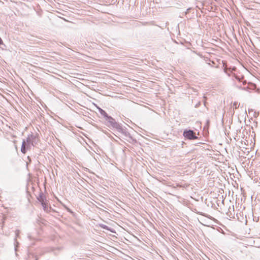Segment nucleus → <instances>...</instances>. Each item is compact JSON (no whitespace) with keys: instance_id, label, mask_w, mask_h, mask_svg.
I'll use <instances>...</instances> for the list:
<instances>
[{"instance_id":"nucleus-8","label":"nucleus","mask_w":260,"mask_h":260,"mask_svg":"<svg viewBox=\"0 0 260 260\" xmlns=\"http://www.w3.org/2000/svg\"><path fill=\"white\" fill-rule=\"evenodd\" d=\"M64 208H66V209L67 210V211L68 212H69V213H70L71 214H72L73 215H74V212L72 210H71L69 208L67 207V206H64Z\"/></svg>"},{"instance_id":"nucleus-14","label":"nucleus","mask_w":260,"mask_h":260,"mask_svg":"<svg viewBox=\"0 0 260 260\" xmlns=\"http://www.w3.org/2000/svg\"><path fill=\"white\" fill-rule=\"evenodd\" d=\"M27 158H28V159L29 160V161H31V160H30V158L29 156H27Z\"/></svg>"},{"instance_id":"nucleus-11","label":"nucleus","mask_w":260,"mask_h":260,"mask_svg":"<svg viewBox=\"0 0 260 260\" xmlns=\"http://www.w3.org/2000/svg\"><path fill=\"white\" fill-rule=\"evenodd\" d=\"M101 227L105 230L108 229V226H107L106 225H105V224H101Z\"/></svg>"},{"instance_id":"nucleus-13","label":"nucleus","mask_w":260,"mask_h":260,"mask_svg":"<svg viewBox=\"0 0 260 260\" xmlns=\"http://www.w3.org/2000/svg\"><path fill=\"white\" fill-rule=\"evenodd\" d=\"M31 141H33L34 142V146H35V144H37V139L36 140H32Z\"/></svg>"},{"instance_id":"nucleus-1","label":"nucleus","mask_w":260,"mask_h":260,"mask_svg":"<svg viewBox=\"0 0 260 260\" xmlns=\"http://www.w3.org/2000/svg\"><path fill=\"white\" fill-rule=\"evenodd\" d=\"M36 136L34 135H28L26 140L23 139L21 148V151L22 153L25 154L27 150L31 149V146H34V142L32 140H36Z\"/></svg>"},{"instance_id":"nucleus-3","label":"nucleus","mask_w":260,"mask_h":260,"mask_svg":"<svg viewBox=\"0 0 260 260\" xmlns=\"http://www.w3.org/2000/svg\"><path fill=\"white\" fill-rule=\"evenodd\" d=\"M106 125L110 128L117 129L121 124L116 122L115 119L110 116L106 120Z\"/></svg>"},{"instance_id":"nucleus-12","label":"nucleus","mask_w":260,"mask_h":260,"mask_svg":"<svg viewBox=\"0 0 260 260\" xmlns=\"http://www.w3.org/2000/svg\"><path fill=\"white\" fill-rule=\"evenodd\" d=\"M190 10H191V8H188V9L186 10V11L185 12V15H187V14L188 13H189V11H190Z\"/></svg>"},{"instance_id":"nucleus-7","label":"nucleus","mask_w":260,"mask_h":260,"mask_svg":"<svg viewBox=\"0 0 260 260\" xmlns=\"http://www.w3.org/2000/svg\"><path fill=\"white\" fill-rule=\"evenodd\" d=\"M41 205L43 208V209L46 211L47 210V208H48V205H47V204L44 202L43 203H41Z\"/></svg>"},{"instance_id":"nucleus-5","label":"nucleus","mask_w":260,"mask_h":260,"mask_svg":"<svg viewBox=\"0 0 260 260\" xmlns=\"http://www.w3.org/2000/svg\"><path fill=\"white\" fill-rule=\"evenodd\" d=\"M99 112L105 118V120L108 118L110 116L106 113V112L101 108H98Z\"/></svg>"},{"instance_id":"nucleus-10","label":"nucleus","mask_w":260,"mask_h":260,"mask_svg":"<svg viewBox=\"0 0 260 260\" xmlns=\"http://www.w3.org/2000/svg\"><path fill=\"white\" fill-rule=\"evenodd\" d=\"M223 71H224V72L226 74H227L229 76H230V74L228 72V69H227L225 67L224 68Z\"/></svg>"},{"instance_id":"nucleus-9","label":"nucleus","mask_w":260,"mask_h":260,"mask_svg":"<svg viewBox=\"0 0 260 260\" xmlns=\"http://www.w3.org/2000/svg\"><path fill=\"white\" fill-rule=\"evenodd\" d=\"M233 105L236 109H238L239 107V104H238V103L236 102L234 103Z\"/></svg>"},{"instance_id":"nucleus-6","label":"nucleus","mask_w":260,"mask_h":260,"mask_svg":"<svg viewBox=\"0 0 260 260\" xmlns=\"http://www.w3.org/2000/svg\"><path fill=\"white\" fill-rule=\"evenodd\" d=\"M37 199L39 200V201L40 202H41V203H43V202H45V201H46V198H45V196L44 195V194L43 193V192H41L39 194V196L37 198Z\"/></svg>"},{"instance_id":"nucleus-15","label":"nucleus","mask_w":260,"mask_h":260,"mask_svg":"<svg viewBox=\"0 0 260 260\" xmlns=\"http://www.w3.org/2000/svg\"><path fill=\"white\" fill-rule=\"evenodd\" d=\"M245 83H246V81H244V82H243V84H245Z\"/></svg>"},{"instance_id":"nucleus-2","label":"nucleus","mask_w":260,"mask_h":260,"mask_svg":"<svg viewBox=\"0 0 260 260\" xmlns=\"http://www.w3.org/2000/svg\"><path fill=\"white\" fill-rule=\"evenodd\" d=\"M116 131L119 134L120 136L127 142L131 143L134 140L130 133L127 131V128L123 127L121 124H120Z\"/></svg>"},{"instance_id":"nucleus-4","label":"nucleus","mask_w":260,"mask_h":260,"mask_svg":"<svg viewBox=\"0 0 260 260\" xmlns=\"http://www.w3.org/2000/svg\"><path fill=\"white\" fill-rule=\"evenodd\" d=\"M183 136L185 139L188 140H196L198 139L196 136L195 132L191 129H185L183 134Z\"/></svg>"}]
</instances>
